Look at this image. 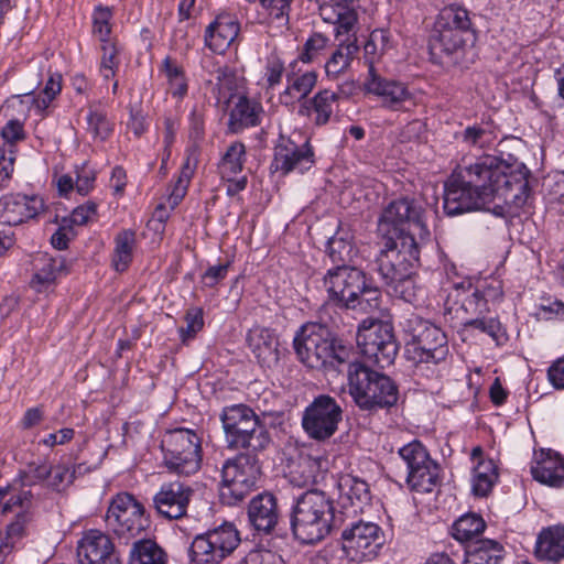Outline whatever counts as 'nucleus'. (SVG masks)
Masks as SVG:
<instances>
[{
	"label": "nucleus",
	"mask_w": 564,
	"mask_h": 564,
	"mask_svg": "<svg viewBox=\"0 0 564 564\" xmlns=\"http://www.w3.org/2000/svg\"><path fill=\"white\" fill-rule=\"evenodd\" d=\"M529 183L505 161L486 155L453 175L445 185L444 210L448 216L486 208L496 197L517 209L529 198Z\"/></svg>",
	"instance_id": "1"
},
{
	"label": "nucleus",
	"mask_w": 564,
	"mask_h": 564,
	"mask_svg": "<svg viewBox=\"0 0 564 564\" xmlns=\"http://www.w3.org/2000/svg\"><path fill=\"white\" fill-rule=\"evenodd\" d=\"M333 500L322 490L311 489L301 494L292 508L291 529L303 544L324 540L335 525Z\"/></svg>",
	"instance_id": "2"
},
{
	"label": "nucleus",
	"mask_w": 564,
	"mask_h": 564,
	"mask_svg": "<svg viewBox=\"0 0 564 564\" xmlns=\"http://www.w3.org/2000/svg\"><path fill=\"white\" fill-rule=\"evenodd\" d=\"M329 299L336 304L369 314L380 306L381 292L367 282L366 274L350 265L329 269L324 278Z\"/></svg>",
	"instance_id": "3"
},
{
	"label": "nucleus",
	"mask_w": 564,
	"mask_h": 564,
	"mask_svg": "<svg viewBox=\"0 0 564 564\" xmlns=\"http://www.w3.org/2000/svg\"><path fill=\"white\" fill-rule=\"evenodd\" d=\"M409 337L406 352L416 364L434 365L437 376L449 370L451 352L445 333L434 324L412 314L403 323Z\"/></svg>",
	"instance_id": "4"
},
{
	"label": "nucleus",
	"mask_w": 564,
	"mask_h": 564,
	"mask_svg": "<svg viewBox=\"0 0 564 564\" xmlns=\"http://www.w3.org/2000/svg\"><path fill=\"white\" fill-rule=\"evenodd\" d=\"M470 35L471 20L468 11L456 4L443 8L436 17L429 40L432 59L443 64L459 54Z\"/></svg>",
	"instance_id": "5"
},
{
	"label": "nucleus",
	"mask_w": 564,
	"mask_h": 564,
	"mask_svg": "<svg viewBox=\"0 0 564 564\" xmlns=\"http://www.w3.org/2000/svg\"><path fill=\"white\" fill-rule=\"evenodd\" d=\"M220 421L228 448L258 453L264 451L271 442L257 413L246 404L225 406Z\"/></svg>",
	"instance_id": "6"
},
{
	"label": "nucleus",
	"mask_w": 564,
	"mask_h": 564,
	"mask_svg": "<svg viewBox=\"0 0 564 564\" xmlns=\"http://www.w3.org/2000/svg\"><path fill=\"white\" fill-rule=\"evenodd\" d=\"M348 386L350 395L362 410L389 408L398 401V389L392 380L360 362L349 364Z\"/></svg>",
	"instance_id": "7"
},
{
	"label": "nucleus",
	"mask_w": 564,
	"mask_h": 564,
	"mask_svg": "<svg viewBox=\"0 0 564 564\" xmlns=\"http://www.w3.org/2000/svg\"><path fill=\"white\" fill-rule=\"evenodd\" d=\"M424 209L413 198L401 197L388 204L378 219V235L381 238L429 236L423 219Z\"/></svg>",
	"instance_id": "8"
},
{
	"label": "nucleus",
	"mask_w": 564,
	"mask_h": 564,
	"mask_svg": "<svg viewBox=\"0 0 564 564\" xmlns=\"http://www.w3.org/2000/svg\"><path fill=\"white\" fill-rule=\"evenodd\" d=\"M167 468L178 475L195 474L202 464V440L195 431L175 429L163 436L161 443Z\"/></svg>",
	"instance_id": "9"
},
{
	"label": "nucleus",
	"mask_w": 564,
	"mask_h": 564,
	"mask_svg": "<svg viewBox=\"0 0 564 564\" xmlns=\"http://www.w3.org/2000/svg\"><path fill=\"white\" fill-rule=\"evenodd\" d=\"M381 246L376 264L384 283L412 274L420 256L414 237L381 238Z\"/></svg>",
	"instance_id": "10"
},
{
	"label": "nucleus",
	"mask_w": 564,
	"mask_h": 564,
	"mask_svg": "<svg viewBox=\"0 0 564 564\" xmlns=\"http://www.w3.org/2000/svg\"><path fill=\"white\" fill-rule=\"evenodd\" d=\"M261 467L256 455L241 453L227 459L221 468V496L228 503L241 501L256 486Z\"/></svg>",
	"instance_id": "11"
},
{
	"label": "nucleus",
	"mask_w": 564,
	"mask_h": 564,
	"mask_svg": "<svg viewBox=\"0 0 564 564\" xmlns=\"http://www.w3.org/2000/svg\"><path fill=\"white\" fill-rule=\"evenodd\" d=\"M106 522L112 532L126 543L139 536L150 525L143 506L127 492L119 494L112 499L107 511Z\"/></svg>",
	"instance_id": "12"
},
{
	"label": "nucleus",
	"mask_w": 564,
	"mask_h": 564,
	"mask_svg": "<svg viewBox=\"0 0 564 564\" xmlns=\"http://www.w3.org/2000/svg\"><path fill=\"white\" fill-rule=\"evenodd\" d=\"M357 345L362 356L379 368L392 365L398 352L392 326L380 321L358 328Z\"/></svg>",
	"instance_id": "13"
},
{
	"label": "nucleus",
	"mask_w": 564,
	"mask_h": 564,
	"mask_svg": "<svg viewBox=\"0 0 564 564\" xmlns=\"http://www.w3.org/2000/svg\"><path fill=\"white\" fill-rule=\"evenodd\" d=\"M238 531L232 524H224L197 535L189 547L193 564H218L239 544Z\"/></svg>",
	"instance_id": "14"
},
{
	"label": "nucleus",
	"mask_w": 564,
	"mask_h": 564,
	"mask_svg": "<svg viewBox=\"0 0 564 564\" xmlns=\"http://www.w3.org/2000/svg\"><path fill=\"white\" fill-rule=\"evenodd\" d=\"M399 455L406 465L409 487L419 492H431L438 478V467L422 443L413 441L404 445Z\"/></svg>",
	"instance_id": "15"
},
{
	"label": "nucleus",
	"mask_w": 564,
	"mask_h": 564,
	"mask_svg": "<svg viewBox=\"0 0 564 564\" xmlns=\"http://www.w3.org/2000/svg\"><path fill=\"white\" fill-rule=\"evenodd\" d=\"M341 417L343 411L337 401L321 394L305 409L302 426L311 438L325 441L335 434Z\"/></svg>",
	"instance_id": "16"
},
{
	"label": "nucleus",
	"mask_w": 564,
	"mask_h": 564,
	"mask_svg": "<svg viewBox=\"0 0 564 564\" xmlns=\"http://www.w3.org/2000/svg\"><path fill=\"white\" fill-rule=\"evenodd\" d=\"M343 547L356 562L372 560L384 543L381 528L369 521H359L343 531Z\"/></svg>",
	"instance_id": "17"
},
{
	"label": "nucleus",
	"mask_w": 564,
	"mask_h": 564,
	"mask_svg": "<svg viewBox=\"0 0 564 564\" xmlns=\"http://www.w3.org/2000/svg\"><path fill=\"white\" fill-rule=\"evenodd\" d=\"M446 311L459 326H466L468 319L478 318L490 311L480 291L469 281L455 284L454 293L448 295Z\"/></svg>",
	"instance_id": "18"
},
{
	"label": "nucleus",
	"mask_w": 564,
	"mask_h": 564,
	"mask_svg": "<svg viewBox=\"0 0 564 564\" xmlns=\"http://www.w3.org/2000/svg\"><path fill=\"white\" fill-rule=\"evenodd\" d=\"M314 164V151L308 140L297 143L291 137L280 135L274 148L272 166L275 171L288 174L293 171L303 173Z\"/></svg>",
	"instance_id": "19"
},
{
	"label": "nucleus",
	"mask_w": 564,
	"mask_h": 564,
	"mask_svg": "<svg viewBox=\"0 0 564 564\" xmlns=\"http://www.w3.org/2000/svg\"><path fill=\"white\" fill-rule=\"evenodd\" d=\"M364 90L378 97L383 107L391 110H399L406 101L412 100V94L402 82L387 79L381 76L370 61L368 75L364 80Z\"/></svg>",
	"instance_id": "20"
},
{
	"label": "nucleus",
	"mask_w": 564,
	"mask_h": 564,
	"mask_svg": "<svg viewBox=\"0 0 564 564\" xmlns=\"http://www.w3.org/2000/svg\"><path fill=\"white\" fill-rule=\"evenodd\" d=\"M194 490L181 481L163 484L153 497L158 513L169 520H178L186 516Z\"/></svg>",
	"instance_id": "21"
},
{
	"label": "nucleus",
	"mask_w": 564,
	"mask_h": 564,
	"mask_svg": "<svg viewBox=\"0 0 564 564\" xmlns=\"http://www.w3.org/2000/svg\"><path fill=\"white\" fill-rule=\"evenodd\" d=\"M77 555L87 564H121L110 538L99 530H89L78 542Z\"/></svg>",
	"instance_id": "22"
},
{
	"label": "nucleus",
	"mask_w": 564,
	"mask_h": 564,
	"mask_svg": "<svg viewBox=\"0 0 564 564\" xmlns=\"http://www.w3.org/2000/svg\"><path fill=\"white\" fill-rule=\"evenodd\" d=\"M338 503L347 517H356L362 513L371 501L369 485L356 476L346 474L337 481Z\"/></svg>",
	"instance_id": "23"
},
{
	"label": "nucleus",
	"mask_w": 564,
	"mask_h": 564,
	"mask_svg": "<svg viewBox=\"0 0 564 564\" xmlns=\"http://www.w3.org/2000/svg\"><path fill=\"white\" fill-rule=\"evenodd\" d=\"M327 462L321 455L301 451L288 463L286 477L296 487L314 485L318 476L326 469Z\"/></svg>",
	"instance_id": "24"
},
{
	"label": "nucleus",
	"mask_w": 564,
	"mask_h": 564,
	"mask_svg": "<svg viewBox=\"0 0 564 564\" xmlns=\"http://www.w3.org/2000/svg\"><path fill=\"white\" fill-rule=\"evenodd\" d=\"M240 32V23L231 13H220L207 26L205 43L215 53L224 54L236 41Z\"/></svg>",
	"instance_id": "25"
},
{
	"label": "nucleus",
	"mask_w": 564,
	"mask_h": 564,
	"mask_svg": "<svg viewBox=\"0 0 564 564\" xmlns=\"http://www.w3.org/2000/svg\"><path fill=\"white\" fill-rule=\"evenodd\" d=\"M322 340L318 344L316 369L322 368H337L340 365L348 362L351 356V347L344 344L338 339L325 325L319 324V332Z\"/></svg>",
	"instance_id": "26"
},
{
	"label": "nucleus",
	"mask_w": 564,
	"mask_h": 564,
	"mask_svg": "<svg viewBox=\"0 0 564 564\" xmlns=\"http://www.w3.org/2000/svg\"><path fill=\"white\" fill-rule=\"evenodd\" d=\"M280 513L276 498L270 492L253 497L248 505L250 524L259 532L270 533L279 522Z\"/></svg>",
	"instance_id": "27"
},
{
	"label": "nucleus",
	"mask_w": 564,
	"mask_h": 564,
	"mask_svg": "<svg viewBox=\"0 0 564 564\" xmlns=\"http://www.w3.org/2000/svg\"><path fill=\"white\" fill-rule=\"evenodd\" d=\"M1 205L4 221L12 226L34 218L44 210V202L39 196L8 195L3 197Z\"/></svg>",
	"instance_id": "28"
},
{
	"label": "nucleus",
	"mask_w": 564,
	"mask_h": 564,
	"mask_svg": "<svg viewBox=\"0 0 564 564\" xmlns=\"http://www.w3.org/2000/svg\"><path fill=\"white\" fill-rule=\"evenodd\" d=\"M203 68L209 75L206 85L217 102H229L237 87V77L227 66H219L213 56L203 59Z\"/></svg>",
	"instance_id": "29"
},
{
	"label": "nucleus",
	"mask_w": 564,
	"mask_h": 564,
	"mask_svg": "<svg viewBox=\"0 0 564 564\" xmlns=\"http://www.w3.org/2000/svg\"><path fill=\"white\" fill-rule=\"evenodd\" d=\"M246 340L262 366L271 368L279 362V341L272 329L254 326L248 332Z\"/></svg>",
	"instance_id": "30"
},
{
	"label": "nucleus",
	"mask_w": 564,
	"mask_h": 564,
	"mask_svg": "<svg viewBox=\"0 0 564 564\" xmlns=\"http://www.w3.org/2000/svg\"><path fill=\"white\" fill-rule=\"evenodd\" d=\"M531 474L536 481L543 485L562 487L564 484V459L551 449H541L535 453Z\"/></svg>",
	"instance_id": "31"
},
{
	"label": "nucleus",
	"mask_w": 564,
	"mask_h": 564,
	"mask_svg": "<svg viewBox=\"0 0 564 564\" xmlns=\"http://www.w3.org/2000/svg\"><path fill=\"white\" fill-rule=\"evenodd\" d=\"M347 87L354 88L355 83H344L339 86L338 93L332 89H322L305 101L304 107L315 115V124L324 126L330 120L333 113L338 109L340 95L348 96L350 94V90H346Z\"/></svg>",
	"instance_id": "32"
},
{
	"label": "nucleus",
	"mask_w": 564,
	"mask_h": 564,
	"mask_svg": "<svg viewBox=\"0 0 564 564\" xmlns=\"http://www.w3.org/2000/svg\"><path fill=\"white\" fill-rule=\"evenodd\" d=\"M34 268L35 272L30 284L39 293L50 290L57 278L66 272L64 258L52 257L47 253H40L35 258Z\"/></svg>",
	"instance_id": "33"
},
{
	"label": "nucleus",
	"mask_w": 564,
	"mask_h": 564,
	"mask_svg": "<svg viewBox=\"0 0 564 564\" xmlns=\"http://www.w3.org/2000/svg\"><path fill=\"white\" fill-rule=\"evenodd\" d=\"M335 50L325 63V74L329 79H338L346 74L359 52L357 37H344L337 40Z\"/></svg>",
	"instance_id": "34"
},
{
	"label": "nucleus",
	"mask_w": 564,
	"mask_h": 564,
	"mask_svg": "<svg viewBox=\"0 0 564 564\" xmlns=\"http://www.w3.org/2000/svg\"><path fill=\"white\" fill-rule=\"evenodd\" d=\"M317 77L315 70L288 72L285 89L279 96L280 102L285 106H291L306 99L316 86Z\"/></svg>",
	"instance_id": "35"
},
{
	"label": "nucleus",
	"mask_w": 564,
	"mask_h": 564,
	"mask_svg": "<svg viewBox=\"0 0 564 564\" xmlns=\"http://www.w3.org/2000/svg\"><path fill=\"white\" fill-rule=\"evenodd\" d=\"M535 555L549 562H560L564 558V524L543 528L536 538Z\"/></svg>",
	"instance_id": "36"
},
{
	"label": "nucleus",
	"mask_w": 564,
	"mask_h": 564,
	"mask_svg": "<svg viewBox=\"0 0 564 564\" xmlns=\"http://www.w3.org/2000/svg\"><path fill=\"white\" fill-rule=\"evenodd\" d=\"M318 323H307L301 327L294 337L293 345L295 352L305 366L316 369L318 344L322 340Z\"/></svg>",
	"instance_id": "37"
},
{
	"label": "nucleus",
	"mask_w": 564,
	"mask_h": 564,
	"mask_svg": "<svg viewBox=\"0 0 564 564\" xmlns=\"http://www.w3.org/2000/svg\"><path fill=\"white\" fill-rule=\"evenodd\" d=\"M263 112L262 106L246 96H238L229 115V129L239 132L245 128L254 127L260 123Z\"/></svg>",
	"instance_id": "38"
},
{
	"label": "nucleus",
	"mask_w": 564,
	"mask_h": 564,
	"mask_svg": "<svg viewBox=\"0 0 564 564\" xmlns=\"http://www.w3.org/2000/svg\"><path fill=\"white\" fill-rule=\"evenodd\" d=\"M502 551L500 543L495 540H476L467 545L464 564H498Z\"/></svg>",
	"instance_id": "39"
},
{
	"label": "nucleus",
	"mask_w": 564,
	"mask_h": 564,
	"mask_svg": "<svg viewBox=\"0 0 564 564\" xmlns=\"http://www.w3.org/2000/svg\"><path fill=\"white\" fill-rule=\"evenodd\" d=\"M161 69L166 78L167 93L177 100H183L188 93V79L184 68L173 58L166 56Z\"/></svg>",
	"instance_id": "40"
},
{
	"label": "nucleus",
	"mask_w": 564,
	"mask_h": 564,
	"mask_svg": "<svg viewBox=\"0 0 564 564\" xmlns=\"http://www.w3.org/2000/svg\"><path fill=\"white\" fill-rule=\"evenodd\" d=\"M135 243V232L131 229L121 230L116 235L112 267L117 272H123L130 265Z\"/></svg>",
	"instance_id": "41"
},
{
	"label": "nucleus",
	"mask_w": 564,
	"mask_h": 564,
	"mask_svg": "<svg viewBox=\"0 0 564 564\" xmlns=\"http://www.w3.org/2000/svg\"><path fill=\"white\" fill-rule=\"evenodd\" d=\"M129 564H166L165 552L152 540L133 542Z\"/></svg>",
	"instance_id": "42"
},
{
	"label": "nucleus",
	"mask_w": 564,
	"mask_h": 564,
	"mask_svg": "<svg viewBox=\"0 0 564 564\" xmlns=\"http://www.w3.org/2000/svg\"><path fill=\"white\" fill-rule=\"evenodd\" d=\"M498 479L497 467L491 459H480L474 468L473 494L478 497H486L492 490Z\"/></svg>",
	"instance_id": "43"
},
{
	"label": "nucleus",
	"mask_w": 564,
	"mask_h": 564,
	"mask_svg": "<svg viewBox=\"0 0 564 564\" xmlns=\"http://www.w3.org/2000/svg\"><path fill=\"white\" fill-rule=\"evenodd\" d=\"M246 161V148L241 142L231 143L218 165L223 180H231L241 173Z\"/></svg>",
	"instance_id": "44"
},
{
	"label": "nucleus",
	"mask_w": 564,
	"mask_h": 564,
	"mask_svg": "<svg viewBox=\"0 0 564 564\" xmlns=\"http://www.w3.org/2000/svg\"><path fill=\"white\" fill-rule=\"evenodd\" d=\"M486 523L480 516L469 513L460 517L453 525V536L459 542L470 544L478 540L484 532Z\"/></svg>",
	"instance_id": "45"
},
{
	"label": "nucleus",
	"mask_w": 564,
	"mask_h": 564,
	"mask_svg": "<svg viewBox=\"0 0 564 564\" xmlns=\"http://www.w3.org/2000/svg\"><path fill=\"white\" fill-rule=\"evenodd\" d=\"M327 252L334 264L348 265L357 253V250L348 236L337 232L328 240Z\"/></svg>",
	"instance_id": "46"
},
{
	"label": "nucleus",
	"mask_w": 564,
	"mask_h": 564,
	"mask_svg": "<svg viewBox=\"0 0 564 564\" xmlns=\"http://www.w3.org/2000/svg\"><path fill=\"white\" fill-rule=\"evenodd\" d=\"M393 48L391 34L388 30L376 29L370 33L369 40L365 44V56L368 66L370 61H378L383 54Z\"/></svg>",
	"instance_id": "47"
},
{
	"label": "nucleus",
	"mask_w": 564,
	"mask_h": 564,
	"mask_svg": "<svg viewBox=\"0 0 564 564\" xmlns=\"http://www.w3.org/2000/svg\"><path fill=\"white\" fill-rule=\"evenodd\" d=\"M195 167V161L187 156L182 165L178 178L167 196V204L171 209H174L185 196L191 178L194 175Z\"/></svg>",
	"instance_id": "48"
},
{
	"label": "nucleus",
	"mask_w": 564,
	"mask_h": 564,
	"mask_svg": "<svg viewBox=\"0 0 564 564\" xmlns=\"http://www.w3.org/2000/svg\"><path fill=\"white\" fill-rule=\"evenodd\" d=\"M386 284L393 295L408 303H416L423 295V289L416 284L413 271L409 276H401L398 281H388Z\"/></svg>",
	"instance_id": "49"
},
{
	"label": "nucleus",
	"mask_w": 564,
	"mask_h": 564,
	"mask_svg": "<svg viewBox=\"0 0 564 564\" xmlns=\"http://www.w3.org/2000/svg\"><path fill=\"white\" fill-rule=\"evenodd\" d=\"M479 330L482 334L488 335L495 343L500 344L506 339V333L501 327L500 322L495 317H487L486 314L478 317L468 319L466 326L462 327L463 332Z\"/></svg>",
	"instance_id": "50"
},
{
	"label": "nucleus",
	"mask_w": 564,
	"mask_h": 564,
	"mask_svg": "<svg viewBox=\"0 0 564 564\" xmlns=\"http://www.w3.org/2000/svg\"><path fill=\"white\" fill-rule=\"evenodd\" d=\"M2 489L9 490L6 499H3V513L15 511L18 508L20 511H28L32 501V494L30 490L22 489L18 480L2 487Z\"/></svg>",
	"instance_id": "51"
},
{
	"label": "nucleus",
	"mask_w": 564,
	"mask_h": 564,
	"mask_svg": "<svg viewBox=\"0 0 564 564\" xmlns=\"http://www.w3.org/2000/svg\"><path fill=\"white\" fill-rule=\"evenodd\" d=\"M87 130L101 141L108 139L112 132V123L108 120L104 109L90 106L87 115Z\"/></svg>",
	"instance_id": "52"
},
{
	"label": "nucleus",
	"mask_w": 564,
	"mask_h": 564,
	"mask_svg": "<svg viewBox=\"0 0 564 564\" xmlns=\"http://www.w3.org/2000/svg\"><path fill=\"white\" fill-rule=\"evenodd\" d=\"M50 463L47 460L32 462L19 475V484L21 487H31L34 485H46L50 474Z\"/></svg>",
	"instance_id": "53"
},
{
	"label": "nucleus",
	"mask_w": 564,
	"mask_h": 564,
	"mask_svg": "<svg viewBox=\"0 0 564 564\" xmlns=\"http://www.w3.org/2000/svg\"><path fill=\"white\" fill-rule=\"evenodd\" d=\"M330 43V39L321 32H314L310 35L303 46L299 59L303 63H312L324 52Z\"/></svg>",
	"instance_id": "54"
},
{
	"label": "nucleus",
	"mask_w": 564,
	"mask_h": 564,
	"mask_svg": "<svg viewBox=\"0 0 564 564\" xmlns=\"http://www.w3.org/2000/svg\"><path fill=\"white\" fill-rule=\"evenodd\" d=\"M48 469L50 474L45 485L46 488L61 492L74 480V471H70L69 467L65 464H50Z\"/></svg>",
	"instance_id": "55"
},
{
	"label": "nucleus",
	"mask_w": 564,
	"mask_h": 564,
	"mask_svg": "<svg viewBox=\"0 0 564 564\" xmlns=\"http://www.w3.org/2000/svg\"><path fill=\"white\" fill-rule=\"evenodd\" d=\"M100 73L105 79H110L116 75L119 66V48L116 42L101 43Z\"/></svg>",
	"instance_id": "56"
},
{
	"label": "nucleus",
	"mask_w": 564,
	"mask_h": 564,
	"mask_svg": "<svg viewBox=\"0 0 564 564\" xmlns=\"http://www.w3.org/2000/svg\"><path fill=\"white\" fill-rule=\"evenodd\" d=\"M62 90V75L61 74H52L41 95L34 99V106L40 111H44L48 108L50 104L55 99L57 95H59Z\"/></svg>",
	"instance_id": "57"
},
{
	"label": "nucleus",
	"mask_w": 564,
	"mask_h": 564,
	"mask_svg": "<svg viewBox=\"0 0 564 564\" xmlns=\"http://www.w3.org/2000/svg\"><path fill=\"white\" fill-rule=\"evenodd\" d=\"M112 12L108 7H98L94 13L93 32L101 43L113 42L109 36L111 33L110 20Z\"/></svg>",
	"instance_id": "58"
},
{
	"label": "nucleus",
	"mask_w": 564,
	"mask_h": 564,
	"mask_svg": "<svg viewBox=\"0 0 564 564\" xmlns=\"http://www.w3.org/2000/svg\"><path fill=\"white\" fill-rule=\"evenodd\" d=\"M0 135L6 145L14 147L26 139L24 123L19 119H11L2 127Z\"/></svg>",
	"instance_id": "59"
},
{
	"label": "nucleus",
	"mask_w": 564,
	"mask_h": 564,
	"mask_svg": "<svg viewBox=\"0 0 564 564\" xmlns=\"http://www.w3.org/2000/svg\"><path fill=\"white\" fill-rule=\"evenodd\" d=\"M186 327L180 328V337L183 343L193 338L204 326L203 312L199 308H192L185 315Z\"/></svg>",
	"instance_id": "60"
},
{
	"label": "nucleus",
	"mask_w": 564,
	"mask_h": 564,
	"mask_svg": "<svg viewBox=\"0 0 564 564\" xmlns=\"http://www.w3.org/2000/svg\"><path fill=\"white\" fill-rule=\"evenodd\" d=\"M463 140L469 145L482 149L492 143L494 137L490 131L478 126H473L465 129Z\"/></svg>",
	"instance_id": "61"
},
{
	"label": "nucleus",
	"mask_w": 564,
	"mask_h": 564,
	"mask_svg": "<svg viewBox=\"0 0 564 564\" xmlns=\"http://www.w3.org/2000/svg\"><path fill=\"white\" fill-rule=\"evenodd\" d=\"M30 520L28 511H19L14 521L7 525V530L3 533L6 542H9V546L12 549L15 540L20 539L25 529V524Z\"/></svg>",
	"instance_id": "62"
},
{
	"label": "nucleus",
	"mask_w": 564,
	"mask_h": 564,
	"mask_svg": "<svg viewBox=\"0 0 564 564\" xmlns=\"http://www.w3.org/2000/svg\"><path fill=\"white\" fill-rule=\"evenodd\" d=\"M237 564H283V561L269 550H252Z\"/></svg>",
	"instance_id": "63"
},
{
	"label": "nucleus",
	"mask_w": 564,
	"mask_h": 564,
	"mask_svg": "<svg viewBox=\"0 0 564 564\" xmlns=\"http://www.w3.org/2000/svg\"><path fill=\"white\" fill-rule=\"evenodd\" d=\"M96 180V173L87 165H83L76 171L75 188L80 195H87L93 188Z\"/></svg>",
	"instance_id": "64"
}]
</instances>
